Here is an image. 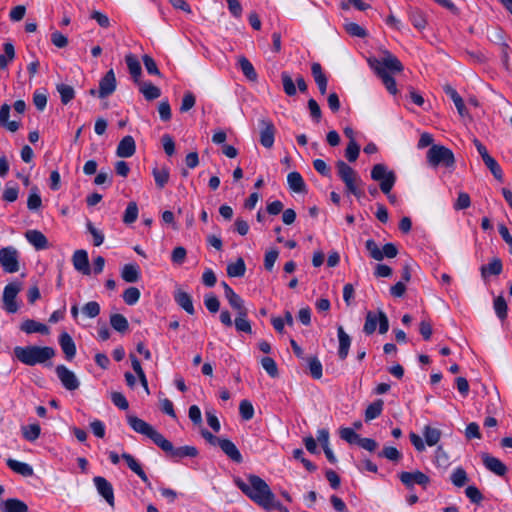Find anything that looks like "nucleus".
<instances>
[{"mask_svg":"<svg viewBox=\"0 0 512 512\" xmlns=\"http://www.w3.org/2000/svg\"><path fill=\"white\" fill-rule=\"evenodd\" d=\"M247 480L248 482H245L240 477H234L233 482L235 486L256 505L267 512L272 510L289 512V509L276 499L269 485L260 476L248 474Z\"/></svg>","mask_w":512,"mask_h":512,"instance_id":"f257e3e1","label":"nucleus"},{"mask_svg":"<svg viewBox=\"0 0 512 512\" xmlns=\"http://www.w3.org/2000/svg\"><path fill=\"white\" fill-rule=\"evenodd\" d=\"M369 67L381 79L386 90L396 95L398 93L396 80L393 74L401 73L404 70L402 62L389 51H385L382 58L370 57L368 59Z\"/></svg>","mask_w":512,"mask_h":512,"instance_id":"f03ea898","label":"nucleus"},{"mask_svg":"<svg viewBox=\"0 0 512 512\" xmlns=\"http://www.w3.org/2000/svg\"><path fill=\"white\" fill-rule=\"evenodd\" d=\"M14 356L23 364L34 366L43 364L55 356V350L49 346L30 345L26 347L16 346Z\"/></svg>","mask_w":512,"mask_h":512,"instance_id":"7ed1b4c3","label":"nucleus"},{"mask_svg":"<svg viewBox=\"0 0 512 512\" xmlns=\"http://www.w3.org/2000/svg\"><path fill=\"white\" fill-rule=\"evenodd\" d=\"M338 177L344 182L346 191L356 198L364 196V191L359 187L363 184L359 174L343 160L336 162Z\"/></svg>","mask_w":512,"mask_h":512,"instance_id":"20e7f679","label":"nucleus"},{"mask_svg":"<svg viewBox=\"0 0 512 512\" xmlns=\"http://www.w3.org/2000/svg\"><path fill=\"white\" fill-rule=\"evenodd\" d=\"M371 179L379 183V189L383 194H388L393 189L397 175L393 170H389L386 164H375L370 172Z\"/></svg>","mask_w":512,"mask_h":512,"instance_id":"39448f33","label":"nucleus"},{"mask_svg":"<svg viewBox=\"0 0 512 512\" xmlns=\"http://www.w3.org/2000/svg\"><path fill=\"white\" fill-rule=\"evenodd\" d=\"M427 161L430 166H443L452 168L455 165V157L451 149L443 145H432L427 151Z\"/></svg>","mask_w":512,"mask_h":512,"instance_id":"423d86ee","label":"nucleus"},{"mask_svg":"<svg viewBox=\"0 0 512 512\" xmlns=\"http://www.w3.org/2000/svg\"><path fill=\"white\" fill-rule=\"evenodd\" d=\"M229 305L233 310L236 311L237 316L234 320L235 328L238 332H244L247 334L252 333V327L248 318V309L244 305V300L236 294L230 300H228Z\"/></svg>","mask_w":512,"mask_h":512,"instance_id":"0eeeda50","label":"nucleus"},{"mask_svg":"<svg viewBox=\"0 0 512 512\" xmlns=\"http://www.w3.org/2000/svg\"><path fill=\"white\" fill-rule=\"evenodd\" d=\"M377 325L380 334H385L389 330V320L385 312L382 310L367 311L363 332L366 335H372L376 331Z\"/></svg>","mask_w":512,"mask_h":512,"instance_id":"6e6552de","label":"nucleus"},{"mask_svg":"<svg viewBox=\"0 0 512 512\" xmlns=\"http://www.w3.org/2000/svg\"><path fill=\"white\" fill-rule=\"evenodd\" d=\"M158 447L161 448L167 454V456L174 461H179L186 457L195 458L199 455V451L195 446L185 445L181 447H174L172 442H170L164 436L158 443Z\"/></svg>","mask_w":512,"mask_h":512,"instance_id":"1a4fd4ad","label":"nucleus"},{"mask_svg":"<svg viewBox=\"0 0 512 512\" xmlns=\"http://www.w3.org/2000/svg\"><path fill=\"white\" fill-rule=\"evenodd\" d=\"M127 422L129 426L137 433L142 434L150 438L155 445L158 446V443L163 438V435L154 429L149 423L138 418L134 415L127 416Z\"/></svg>","mask_w":512,"mask_h":512,"instance_id":"9d476101","label":"nucleus"},{"mask_svg":"<svg viewBox=\"0 0 512 512\" xmlns=\"http://www.w3.org/2000/svg\"><path fill=\"white\" fill-rule=\"evenodd\" d=\"M365 248L369 252L370 257L376 261H382L385 257L395 258L399 252L394 243H386L382 249H380L373 239H368L365 242Z\"/></svg>","mask_w":512,"mask_h":512,"instance_id":"9b49d317","label":"nucleus"},{"mask_svg":"<svg viewBox=\"0 0 512 512\" xmlns=\"http://www.w3.org/2000/svg\"><path fill=\"white\" fill-rule=\"evenodd\" d=\"M398 478L407 489H413L416 484L420 485L423 489H426L430 484L429 476L420 470H415L413 472L403 471L398 474Z\"/></svg>","mask_w":512,"mask_h":512,"instance_id":"f8f14e48","label":"nucleus"},{"mask_svg":"<svg viewBox=\"0 0 512 512\" xmlns=\"http://www.w3.org/2000/svg\"><path fill=\"white\" fill-rule=\"evenodd\" d=\"M0 264L6 273H16L19 270L18 251L13 246L0 249Z\"/></svg>","mask_w":512,"mask_h":512,"instance_id":"ddd939ff","label":"nucleus"},{"mask_svg":"<svg viewBox=\"0 0 512 512\" xmlns=\"http://www.w3.org/2000/svg\"><path fill=\"white\" fill-rule=\"evenodd\" d=\"M21 290V285L18 282H11L7 284L3 291L4 309L8 313H16L18 311V304L16 302L17 294Z\"/></svg>","mask_w":512,"mask_h":512,"instance_id":"4468645a","label":"nucleus"},{"mask_svg":"<svg viewBox=\"0 0 512 512\" xmlns=\"http://www.w3.org/2000/svg\"><path fill=\"white\" fill-rule=\"evenodd\" d=\"M260 131V144L265 148H271L275 141L276 128L272 120L268 118H262L259 120Z\"/></svg>","mask_w":512,"mask_h":512,"instance_id":"2eb2a0df","label":"nucleus"},{"mask_svg":"<svg viewBox=\"0 0 512 512\" xmlns=\"http://www.w3.org/2000/svg\"><path fill=\"white\" fill-rule=\"evenodd\" d=\"M55 372L61 381L62 385L69 391H74L79 388V380L77 379L74 372L69 370L64 365H58L55 369Z\"/></svg>","mask_w":512,"mask_h":512,"instance_id":"dca6fc26","label":"nucleus"},{"mask_svg":"<svg viewBox=\"0 0 512 512\" xmlns=\"http://www.w3.org/2000/svg\"><path fill=\"white\" fill-rule=\"evenodd\" d=\"M117 82L113 69H110L99 81L98 97L107 98L116 90Z\"/></svg>","mask_w":512,"mask_h":512,"instance_id":"f3484780","label":"nucleus"},{"mask_svg":"<svg viewBox=\"0 0 512 512\" xmlns=\"http://www.w3.org/2000/svg\"><path fill=\"white\" fill-rule=\"evenodd\" d=\"M93 482L95 484L97 492L106 500V502L111 507H114L115 497L112 484L102 476H95L93 478Z\"/></svg>","mask_w":512,"mask_h":512,"instance_id":"a211bd4d","label":"nucleus"},{"mask_svg":"<svg viewBox=\"0 0 512 512\" xmlns=\"http://www.w3.org/2000/svg\"><path fill=\"white\" fill-rule=\"evenodd\" d=\"M121 458L126 462L127 466L133 471L145 484L146 488L152 489V483L149 480L147 474L143 470L141 464L135 459V457L127 452L122 453Z\"/></svg>","mask_w":512,"mask_h":512,"instance_id":"6ab92c4d","label":"nucleus"},{"mask_svg":"<svg viewBox=\"0 0 512 512\" xmlns=\"http://www.w3.org/2000/svg\"><path fill=\"white\" fill-rule=\"evenodd\" d=\"M482 462L486 469L497 476L503 477L508 471L507 466L502 461L488 453L482 455Z\"/></svg>","mask_w":512,"mask_h":512,"instance_id":"aec40b11","label":"nucleus"},{"mask_svg":"<svg viewBox=\"0 0 512 512\" xmlns=\"http://www.w3.org/2000/svg\"><path fill=\"white\" fill-rule=\"evenodd\" d=\"M219 448L232 462L236 464H241L243 462L241 452L230 439L223 438L221 443H219Z\"/></svg>","mask_w":512,"mask_h":512,"instance_id":"412c9836","label":"nucleus"},{"mask_svg":"<svg viewBox=\"0 0 512 512\" xmlns=\"http://www.w3.org/2000/svg\"><path fill=\"white\" fill-rule=\"evenodd\" d=\"M72 262L75 270L83 273L84 275H89L91 273L88 253L86 250H76L72 256Z\"/></svg>","mask_w":512,"mask_h":512,"instance_id":"4be33fe9","label":"nucleus"},{"mask_svg":"<svg viewBox=\"0 0 512 512\" xmlns=\"http://www.w3.org/2000/svg\"><path fill=\"white\" fill-rule=\"evenodd\" d=\"M136 152L135 140L132 136L127 135L123 137L116 149V155L120 158H129Z\"/></svg>","mask_w":512,"mask_h":512,"instance_id":"5701e85b","label":"nucleus"},{"mask_svg":"<svg viewBox=\"0 0 512 512\" xmlns=\"http://www.w3.org/2000/svg\"><path fill=\"white\" fill-rule=\"evenodd\" d=\"M443 90L445 94L450 97V99L455 104V107L461 117H465L468 115V110L465 106L463 98L460 94L454 89L451 85L446 84L443 86Z\"/></svg>","mask_w":512,"mask_h":512,"instance_id":"b1692460","label":"nucleus"},{"mask_svg":"<svg viewBox=\"0 0 512 512\" xmlns=\"http://www.w3.org/2000/svg\"><path fill=\"white\" fill-rule=\"evenodd\" d=\"M59 345L65 354V358L70 361L76 355V345L72 337L67 332H62L58 339Z\"/></svg>","mask_w":512,"mask_h":512,"instance_id":"393cba45","label":"nucleus"},{"mask_svg":"<svg viewBox=\"0 0 512 512\" xmlns=\"http://www.w3.org/2000/svg\"><path fill=\"white\" fill-rule=\"evenodd\" d=\"M25 238L36 250H45L49 247L48 239L41 231L28 230Z\"/></svg>","mask_w":512,"mask_h":512,"instance_id":"a878e982","label":"nucleus"},{"mask_svg":"<svg viewBox=\"0 0 512 512\" xmlns=\"http://www.w3.org/2000/svg\"><path fill=\"white\" fill-rule=\"evenodd\" d=\"M337 336L339 341L338 357L341 360H345L349 354L351 346V337L345 332L344 328L339 325L337 327Z\"/></svg>","mask_w":512,"mask_h":512,"instance_id":"bb28decb","label":"nucleus"},{"mask_svg":"<svg viewBox=\"0 0 512 512\" xmlns=\"http://www.w3.org/2000/svg\"><path fill=\"white\" fill-rule=\"evenodd\" d=\"M174 300L187 314L193 315L195 313L193 300L189 293L178 289L174 292Z\"/></svg>","mask_w":512,"mask_h":512,"instance_id":"cd10ccee","label":"nucleus"},{"mask_svg":"<svg viewBox=\"0 0 512 512\" xmlns=\"http://www.w3.org/2000/svg\"><path fill=\"white\" fill-rule=\"evenodd\" d=\"M503 271L502 260L498 257L493 258L488 264L480 267L481 277L487 280L489 276L500 275Z\"/></svg>","mask_w":512,"mask_h":512,"instance_id":"c85d7f7f","label":"nucleus"},{"mask_svg":"<svg viewBox=\"0 0 512 512\" xmlns=\"http://www.w3.org/2000/svg\"><path fill=\"white\" fill-rule=\"evenodd\" d=\"M121 277L127 283H136L141 278L140 267L136 263L125 264L121 269Z\"/></svg>","mask_w":512,"mask_h":512,"instance_id":"c756f323","label":"nucleus"},{"mask_svg":"<svg viewBox=\"0 0 512 512\" xmlns=\"http://www.w3.org/2000/svg\"><path fill=\"white\" fill-rule=\"evenodd\" d=\"M10 106L8 104H3L0 107V126L7 129L10 132H16L20 128L19 121H10Z\"/></svg>","mask_w":512,"mask_h":512,"instance_id":"7c9ffc66","label":"nucleus"},{"mask_svg":"<svg viewBox=\"0 0 512 512\" xmlns=\"http://www.w3.org/2000/svg\"><path fill=\"white\" fill-rule=\"evenodd\" d=\"M287 182H288L289 188L293 192H295V193L307 192L306 183H305L302 175L299 172H297V171L290 172L287 176Z\"/></svg>","mask_w":512,"mask_h":512,"instance_id":"2f4dec72","label":"nucleus"},{"mask_svg":"<svg viewBox=\"0 0 512 512\" xmlns=\"http://www.w3.org/2000/svg\"><path fill=\"white\" fill-rule=\"evenodd\" d=\"M21 331L26 334L32 333H40V334H48L49 327L43 323L37 322L33 319H26L21 323L20 326Z\"/></svg>","mask_w":512,"mask_h":512,"instance_id":"473e14b6","label":"nucleus"},{"mask_svg":"<svg viewBox=\"0 0 512 512\" xmlns=\"http://www.w3.org/2000/svg\"><path fill=\"white\" fill-rule=\"evenodd\" d=\"M125 62L128 67L129 73L133 79V81L138 84L140 83V77L142 75L141 64L133 54H128L125 56Z\"/></svg>","mask_w":512,"mask_h":512,"instance_id":"72a5a7b5","label":"nucleus"},{"mask_svg":"<svg viewBox=\"0 0 512 512\" xmlns=\"http://www.w3.org/2000/svg\"><path fill=\"white\" fill-rule=\"evenodd\" d=\"M3 512H28L27 504L17 498H9L2 503Z\"/></svg>","mask_w":512,"mask_h":512,"instance_id":"f704fd0d","label":"nucleus"},{"mask_svg":"<svg viewBox=\"0 0 512 512\" xmlns=\"http://www.w3.org/2000/svg\"><path fill=\"white\" fill-rule=\"evenodd\" d=\"M422 434L425 444L430 447L435 446L442 436L441 430L436 427H432L431 425H425L422 430Z\"/></svg>","mask_w":512,"mask_h":512,"instance_id":"c9c22d12","label":"nucleus"},{"mask_svg":"<svg viewBox=\"0 0 512 512\" xmlns=\"http://www.w3.org/2000/svg\"><path fill=\"white\" fill-rule=\"evenodd\" d=\"M139 91L143 94L147 101H152L160 97L161 90L151 82H140L137 84Z\"/></svg>","mask_w":512,"mask_h":512,"instance_id":"e433bc0d","label":"nucleus"},{"mask_svg":"<svg viewBox=\"0 0 512 512\" xmlns=\"http://www.w3.org/2000/svg\"><path fill=\"white\" fill-rule=\"evenodd\" d=\"M6 464L12 471L19 475L24 477H30L33 475V468L27 463L9 458L6 461Z\"/></svg>","mask_w":512,"mask_h":512,"instance_id":"4c0bfd02","label":"nucleus"},{"mask_svg":"<svg viewBox=\"0 0 512 512\" xmlns=\"http://www.w3.org/2000/svg\"><path fill=\"white\" fill-rule=\"evenodd\" d=\"M409 20L412 23V25L418 29L419 31H422L425 29L427 25V20L425 17V14L418 8H410L408 12Z\"/></svg>","mask_w":512,"mask_h":512,"instance_id":"58836bf2","label":"nucleus"},{"mask_svg":"<svg viewBox=\"0 0 512 512\" xmlns=\"http://www.w3.org/2000/svg\"><path fill=\"white\" fill-rule=\"evenodd\" d=\"M383 408L384 401L382 399H377L371 404H369L365 410V421L369 422L378 418L382 414Z\"/></svg>","mask_w":512,"mask_h":512,"instance_id":"ea45409f","label":"nucleus"},{"mask_svg":"<svg viewBox=\"0 0 512 512\" xmlns=\"http://www.w3.org/2000/svg\"><path fill=\"white\" fill-rule=\"evenodd\" d=\"M238 64L242 73L248 80L257 81L258 74L248 58H246L245 56L239 57Z\"/></svg>","mask_w":512,"mask_h":512,"instance_id":"a19ab883","label":"nucleus"},{"mask_svg":"<svg viewBox=\"0 0 512 512\" xmlns=\"http://www.w3.org/2000/svg\"><path fill=\"white\" fill-rule=\"evenodd\" d=\"M152 175L158 189H163L169 181L170 171L168 167L157 168L152 170Z\"/></svg>","mask_w":512,"mask_h":512,"instance_id":"79ce46f5","label":"nucleus"},{"mask_svg":"<svg viewBox=\"0 0 512 512\" xmlns=\"http://www.w3.org/2000/svg\"><path fill=\"white\" fill-rule=\"evenodd\" d=\"M281 81L283 86L284 93L289 96L293 97L297 94V88H296V82L292 79L291 75L287 71L281 72Z\"/></svg>","mask_w":512,"mask_h":512,"instance_id":"37998d69","label":"nucleus"},{"mask_svg":"<svg viewBox=\"0 0 512 512\" xmlns=\"http://www.w3.org/2000/svg\"><path fill=\"white\" fill-rule=\"evenodd\" d=\"M226 271L229 277H243L246 272V265L243 258L239 257L236 262L229 263Z\"/></svg>","mask_w":512,"mask_h":512,"instance_id":"c03bdc74","label":"nucleus"},{"mask_svg":"<svg viewBox=\"0 0 512 512\" xmlns=\"http://www.w3.org/2000/svg\"><path fill=\"white\" fill-rule=\"evenodd\" d=\"M110 324L119 333H125L129 329L128 320L122 314L115 313L110 316Z\"/></svg>","mask_w":512,"mask_h":512,"instance_id":"a18cd8bd","label":"nucleus"},{"mask_svg":"<svg viewBox=\"0 0 512 512\" xmlns=\"http://www.w3.org/2000/svg\"><path fill=\"white\" fill-rule=\"evenodd\" d=\"M23 438L29 442L37 440L41 433L40 425L37 423L22 426Z\"/></svg>","mask_w":512,"mask_h":512,"instance_id":"49530a36","label":"nucleus"},{"mask_svg":"<svg viewBox=\"0 0 512 512\" xmlns=\"http://www.w3.org/2000/svg\"><path fill=\"white\" fill-rule=\"evenodd\" d=\"M42 206V199L37 186L30 189L27 199V208L31 211H36Z\"/></svg>","mask_w":512,"mask_h":512,"instance_id":"de8ad7c7","label":"nucleus"},{"mask_svg":"<svg viewBox=\"0 0 512 512\" xmlns=\"http://www.w3.org/2000/svg\"><path fill=\"white\" fill-rule=\"evenodd\" d=\"M310 375L313 379H320L323 375V368L320 360L316 356L307 359Z\"/></svg>","mask_w":512,"mask_h":512,"instance_id":"09e8293b","label":"nucleus"},{"mask_svg":"<svg viewBox=\"0 0 512 512\" xmlns=\"http://www.w3.org/2000/svg\"><path fill=\"white\" fill-rule=\"evenodd\" d=\"M450 480L454 486L460 488L469 481L466 471L462 467H457L451 474Z\"/></svg>","mask_w":512,"mask_h":512,"instance_id":"8fccbe9b","label":"nucleus"},{"mask_svg":"<svg viewBox=\"0 0 512 512\" xmlns=\"http://www.w3.org/2000/svg\"><path fill=\"white\" fill-rule=\"evenodd\" d=\"M493 306L497 317L502 321L505 320L507 318L508 310L505 298L502 295L497 296L494 299Z\"/></svg>","mask_w":512,"mask_h":512,"instance_id":"3c124183","label":"nucleus"},{"mask_svg":"<svg viewBox=\"0 0 512 512\" xmlns=\"http://www.w3.org/2000/svg\"><path fill=\"white\" fill-rule=\"evenodd\" d=\"M311 74L314 78L316 85L328 84V77H327L326 73L323 71V68L320 63H318V62L312 63Z\"/></svg>","mask_w":512,"mask_h":512,"instance_id":"603ef678","label":"nucleus"},{"mask_svg":"<svg viewBox=\"0 0 512 512\" xmlns=\"http://www.w3.org/2000/svg\"><path fill=\"white\" fill-rule=\"evenodd\" d=\"M57 91L60 94V99L62 104L66 105L75 97V91L74 88L70 85L66 84H58L57 85Z\"/></svg>","mask_w":512,"mask_h":512,"instance_id":"864d4df0","label":"nucleus"},{"mask_svg":"<svg viewBox=\"0 0 512 512\" xmlns=\"http://www.w3.org/2000/svg\"><path fill=\"white\" fill-rule=\"evenodd\" d=\"M138 206H137V203L136 202H129L126 209H125V212H124V215H123V222L125 224H132L134 223L137 218H138Z\"/></svg>","mask_w":512,"mask_h":512,"instance_id":"5fc2aeb1","label":"nucleus"},{"mask_svg":"<svg viewBox=\"0 0 512 512\" xmlns=\"http://www.w3.org/2000/svg\"><path fill=\"white\" fill-rule=\"evenodd\" d=\"M239 413L243 420H251L255 413L252 403L247 399L242 400L239 404Z\"/></svg>","mask_w":512,"mask_h":512,"instance_id":"6e6d98bb","label":"nucleus"},{"mask_svg":"<svg viewBox=\"0 0 512 512\" xmlns=\"http://www.w3.org/2000/svg\"><path fill=\"white\" fill-rule=\"evenodd\" d=\"M141 293L137 287H129L123 292V300L127 305H134L140 299Z\"/></svg>","mask_w":512,"mask_h":512,"instance_id":"4d7b16f0","label":"nucleus"},{"mask_svg":"<svg viewBox=\"0 0 512 512\" xmlns=\"http://www.w3.org/2000/svg\"><path fill=\"white\" fill-rule=\"evenodd\" d=\"M261 365L270 377L275 378L279 375L277 364L273 358L269 356L263 357Z\"/></svg>","mask_w":512,"mask_h":512,"instance_id":"13d9d810","label":"nucleus"},{"mask_svg":"<svg viewBox=\"0 0 512 512\" xmlns=\"http://www.w3.org/2000/svg\"><path fill=\"white\" fill-rule=\"evenodd\" d=\"M378 456L393 462H398L402 458V453L395 447L387 446L378 453Z\"/></svg>","mask_w":512,"mask_h":512,"instance_id":"bf43d9fd","label":"nucleus"},{"mask_svg":"<svg viewBox=\"0 0 512 512\" xmlns=\"http://www.w3.org/2000/svg\"><path fill=\"white\" fill-rule=\"evenodd\" d=\"M142 61H143L144 67L148 74L159 76V77L162 76V74L156 64V61L153 59V57H151L148 54H144L142 56Z\"/></svg>","mask_w":512,"mask_h":512,"instance_id":"052dcab7","label":"nucleus"},{"mask_svg":"<svg viewBox=\"0 0 512 512\" xmlns=\"http://www.w3.org/2000/svg\"><path fill=\"white\" fill-rule=\"evenodd\" d=\"M19 194V187L16 183L10 185V182L6 184L3 191L2 198L6 202H14L17 200Z\"/></svg>","mask_w":512,"mask_h":512,"instance_id":"680f3d73","label":"nucleus"},{"mask_svg":"<svg viewBox=\"0 0 512 512\" xmlns=\"http://www.w3.org/2000/svg\"><path fill=\"white\" fill-rule=\"evenodd\" d=\"M345 31L354 37L364 38L367 36V31L359 24L348 22L344 25Z\"/></svg>","mask_w":512,"mask_h":512,"instance_id":"e2e57ef3","label":"nucleus"},{"mask_svg":"<svg viewBox=\"0 0 512 512\" xmlns=\"http://www.w3.org/2000/svg\"><path fill=\"white\" fill-rule=\"evenodd\" d=\"M483 162L485 163L487 168L490 170L492 175L497 180H502V177H503L502 168L500 167L498 162L492 156H490L489 158L485 159Z\"/></svg>","mask_w":512,"mask_h":512,"instance_id":"0e129e2a","label":"nucleus"},{"mask_svg":"<svg viewBox=\"0 0 512 512\" xmlns=\"http://www.w3.org/2000/svg\"><path fill=\"white\" fill-rule=\"evenodd\" d=\"M360 153V145L356 141H349L345 149V157L349 162H355Z\"/></svg>","mask_w":512,"mask_h":512,"instance_id":"69168bd1","label":"nucleus"},{"mask_svg":"<svg viewBox=\"0 0 512 512\" xmlns=\"http://www.w3.org/2000/svg\"><path fill=\"white\" fill-rule=\"evenodd\" d=\"M307 107L310 112V116L315 123H319L322 118V111L314 98H310L307 102Z\"/></svg>","mask_w":512,"mask_h":512,"instance_id":"338daca9","label":"nucleus"},{"mask_svg":"<svg viewBox=\"0 0 512 512\" xmlns=\"http://www.w3.org/2000/svg\"><path fill=\"white\" fill-rule=\"evenodd\" d=\"M196 103V97L191 91H186L183 95L181 106L179 108L181 113L188 112L194 107Z\"/></svg>","mask_w":512,"mask_h":512,"instance_id":"774afa93","label":"nucleus"}]
</instances>
